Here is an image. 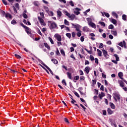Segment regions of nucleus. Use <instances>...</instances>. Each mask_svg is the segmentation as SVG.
<instances>
[{
	"mask_svg": "<svg viewBox=\"0 0 127 127\" xmlns=\"http://www.w3.org/2000/svg\"><path fill=\"white\" fill-rule=\"evenodd\" d=\"M76 35L77 36H78V37H80L82 35V34L81 33V32H77L76 33Z\"/></svg>",
	"mask_w": 127,
	"mask_h": 127,
	"instance_id": "nucleus-55",
	"label": "nucleus"
},
{
	"mask_svg": "<svg viewBox=\"0 0 127 127\" xmlns=\"http://www.w3.org/2000/svg\"><path fill=\"white\" fill-rule=\"evenodd\" d=\"M14 56L15 57H16V58H17V59H20V58H21V57L20 56L17 54H15Z\"/></svg>",
	"mask_w": 127,
	"mask_h": 127,
	"instance_id": "nucleus-43",
	"label": "nucleus"
},
{
	"mask_svg": "<svg viewBox=\"0 0 127 127\" xmlns=\"http://www.w3.org/2000/svg\"><path fill=\"white\" fill-rule=\"evenodd\" d=\"M85 49V50L86 51H87V53L89 54H92V50H90V51H89V50H88L87 49Z\"/></svg>",
	"mask_w": 127,
	"mask_h": 127,
	"instance_id": "nucleus-47",
	"label": "nucleus"
},
{
	"mask_svg": "<svg viewBox=\"0 0 127 127\" xmlns=\"http://www.w3.org/2000/svg\"><path fill=\"white\" fill-rule=\"evenodd\" d=\"M74 13L76 15H79V14H80V12L79 11H74Z\"/></svg>",
	"mask_w": 127,
	"mask_h": 127,
	"instance_id": "nucleus-53",
	"label": "nucleus"
},
{
	"mask_svg": "<svg viewBox=\"0 0 127 127\" xmlns=\"http://www.w3.org/2000/svg\"><path fill=\"white\" fill-rule=\"evenodd\" d=\"M20 25L23 27V28L25 29V30L26 32L27 33V34H31V29L29 28L28 27L24 25L22 23H21Z\"/></svg>",
	"mask_w": 127,
	"mask_h": 127,
	"instance_id": "nucleus-3",
	"label": "nucleus"
},
{
	"mask_svg": "<svg viewBox=\"0 0 127 127\" xmlns=\"http://www.w3.org/2000/svg\"><path fill=\"white\" fill-rule=\"evenodd\" d=\"M89 58L91 61H95V58L92 55H90Z\"/></svg>",
	"mask_w": 127,
	"mask_h": 127,
	"instance_id": "nucleus-38",
	"label": "nucleus"
},
{
	"mask_svg": "<svg viewBox=\"0 0 127 127\" xmlns=\"http://www.w3.org/2000/svg\"><path fill=\"white\" fill-rule=\"evenodd\" d=\"M118 45L121 46V47L127 48V43L125 40L123 41V42H121L119 44H118Z\"/></svg>",
	"mask_w": 127,
	"mask_h": 127,
	"instance_id": "nucleus-6",
	"label": "nucleus"
},
{
	"mask_svg": "<svg viewBox=\"0 0 127 127\" xmlns=\"http://www.w3.org/2000/svg\"><path fill=\"white\" fill-rule=\"evenodd\" d=\"M68 3L71 6H74V5H75V4H74V2H73V1L72 0H70L69 2H68Z\"/></svg>",
	"mask_w": 127,
	"mask_h": 127,
	"instance_id": "nucleus-36",
	"label": "nucleus"
},
{
	"mask_svg": "<svg viewBox=\"0 0 127 127\" xmlns=\"http://www.w3.org/2000/svg\"><path fill=\"white\" fill-rule=\"evenodd\" d=\"M90 69L89 67L86 66L85 68L84 71L87 73V74H89V69Z\"/></svg>",
	"mask_w": 127,
	"mask_h": 127,
	"instance_id": "nucleus-24",
	"label": "nucleus"
},
{
	"mask_svg": "<svg viewBox=\"0 0 127 127\" xmlns=\"http://www.w3.org/2000/svg\"><path fill=\"white\" fill-rule=\"evenodd\" d=\"M66 74L68 79H70V80H72V73H71V72H66Z\"/></svg>",
	"mask_w": 127,
	"mask_h": 127,
	"instance_id": "nucleus-12",
	"label": "nucleus"
},
{
	"mask_svg": "<svg viewBox=\"0 0 127 127\" xmlns=\"http://www.w3.org/2000/svg\"><path fill=\"white\" fill-rule=\"evenodd\" d=\"M55 38H56L57 40H58V41H59V42L62 41V37H61V35L58 34H56L55 35Z\"/></svg>",
	"mask_w": 127,
	"mask_h": 127,
	"instance_id": "nucleus-5",
	"label": "nucleus"
},
{
	"mask_svg": "<svg viewBox=\"0 0 127 127\" xmlns=\"http://www.w3.org/2000/svg\"><path fill=\"white\" fill-rule=\"evenodd\" d=\"M49 40H50L51 44H54V42L53 41V40L52 39V38H51V37H49Z\"/></svg>",
	"mask_w": 127,
	"mask_h": 127,
	"instance_id": "nucleus-34",
	"label": "nucleus"
},
{
	"mask_svg": "<svg viewBox=\"0 0 127 127\" xmlns=\"http://www.w3.org/2000/svg\"><path fill=\"white\" fill-rule=\"evenodd\" d=\"M2 1L3 4H5V5H7V2L5 0H2Z\"/></svg>",
	"mask_w": 127,
	"mask_h": 127,
	"instance_id": "nucleus-51",
	"label": "nucleus"
},
{
	"mask_svg": "<svg viewBox=\"0 0 127 127\" xmlns=\"http://www.w3.org/2000/svg\"><path fill=\"white\" fill-rule=\"evenodd\" d=\"M61 53L63 56H65V52L64 51V50H61Z\"/></svg>",
	"mask_w": 127,
	"mask_h": 127,
	"instance_id": "nucleus-32",
	"label": "nucleus"
},
{
	"mask_svg": "<svg viewBox=\"0 0 127 127\" xmlns=\"http://www.w3.org/2000/svg\"><path fill=\"white\" fill-rule=\"evenodd\" d=\"M11 24L14 25V24H16V23H17V22H16V21H15V20H12L11 22Z\"/></svg>",
	"mask_w": 127,
	"mask_h": 127,
	"instance_id": "nucleus-42",
	"label": "nucleus"
},
{
	"mask_svg": "<svg viewBox=\"0 0 127 127\" xmlns=\"http://www.w3.org/2000/svg\"><path fill=\"white\" fill-rule=\"evenodd\" d=\"M71 25H72V26L74 27V28H75L76 31H78V32H81V30H80V28H81V26H80V25L78 24L75 25L73 23H72Z\"/></svg>",
	"mask_w": 127,
	"mask_h": 127,
	"instance_id": "nucleus-4",
	"label": "nucleus"
},
{
	"mask_svg": "<svg viewBox=\"0 0 127 127\" xmlns=\"http://www.w3.org/2000/svg\"><path fill=\"white\" fill-rule=\"evenodd\" d=\"M108 29H114V25L113 24H110L108 26Z\"/></svg>",
	"mask_w": 127,
	"mask_h": 127,
	"instance_id": "nucleus-35",
	"label": "nucleus"
},
{
	"mask_svg": "<svg viewBox=\"0 0 127 127\" xmlns=\"http://www.w3.org/2000/svg\"><path fill=\"white\" fill-rule=\"evenodd\" d=\"M52 62H53L54 64H58V61L55 59H52L51 60Z\"/></svg>",
	"mask_w": 127,
	"mask_h": 127,
	"instance_id": "nucleus-20",
	"label": "nucleus"
},
{
	"mask_svg": "<svg viewBox=\"0 0 127 127\" xmlns=\"http://www.w3.org/2000/svg\"><path fill=\"white\" fill-rule=\"evenodd\" d=\"M64 24H65V25H69V21L66 19H64Z\"/></svg>",
	"mask_w": 127,
	"mask_h": 127,
	"instance_id": "nucleus-44",
	"label": "nucleus"
},
{
	"mask_svg": "<svg viewBox=\"0 0 127 127\" xmlns=\"http://www.w3.org/2000/svg\"><path fill=\"white\" fill-rule=\"evenodd\" d=\"M111 22L112 23H113V24H117V20L115 19H112V21H111Z\"/></svg>",
	"mask_w": 127,
	"mask_h": 127,
	"instance_id": "nucleus-29",
	"label": "nucleus"
},
{
	"mask_svg": "<svg viewBox=\"0 0 127 127\" xmlns=\"http://www.w3.org/2000/svg\"><path fill=\"white\" fill-rule=\"evenodd\" d=\"M122 19L123 20H127V15L126 14H123L122 15Z\"/></svg>",
	"mask_w": 127,
	"mask_h": 127,
	"instance_id": "nucleus-31",
	"label": "nucleus"
},
{
	"mask_svg": "<svg viewBox=\"0 0 127 127\" xmlns=\"http://www.w3.org/2000/svg\"><path fill=\"white\" fill-rule=\"evenodd\" d=\"M102 77L104 78V79H106L107 78V75L103 73H102Z\"/></svg>",
	"mask_w": 127,
	"mask_h": 127,
	"instance_id": "nucleus-54",
	"label": "nucleus"
},
{
	"mask_svg": "<svg viewBox=\"0 0 127 127\" xmlns=\"http://www.w3.org/2000/svg\"><path fill=\"white\" fill-rule=\"evenodd\" d=\"M72 101H71V104H75V103H76V101L74 99H73V98H71Z\"/></svg>",
	"mask_w": 127,
	"mask_h": 127,
	"instance_id": "nucleus-60",
	"label": "nucleus"
},
{
	"mask_svg": "<svg viewBox=\"0 0 127 127\" xmlns=\"http://www.w3.org/2000/svg\"><path fill=\"white\" fill-rule=\"evenodd\" d=\"M99 47V48H103V47H104V44L103 43H100Z\"/></svg>",
	"mask_w": 127,
	"mask_h": 127,
	"instance_id": "nucleus-58",
	"label": "nucleus"
},
{
	"mask_svg": "<svg viewBox=\"0 0 127 127\" xmlns=\"http://www.w3.org/2000/svg\"><path fill=\"white\" fill-rule=\"evenodd\" d=\"M46 68H47V69H48V70H49V71L50 72V73H51V74H52V75H54V74L53 73V71H52L51 69H50L49 68V67H48V66H47V67H46Z\"/></svg>",
	"mask_w": 127,
	"mask_h": 127,
	"instance_id": "nucleus-28",
	"label": "nucleus"
},
{
	"mask_svg": "<svg viewBox=\"0 0 127 127\" xmlns=\"http://www.w3.org/2000/svg\"><path fill=\"white\" fill-rule=\"evenodd\" d=\"M44 8H45V9L46 10V11L47 12H48L49 11V9H48V7H47V6H44Z\"/></svg>",
	"mask_w": 127,
	"mask_h": 127,
	"instance_id": "nucleus-57",
	"label": "nucleus"
},
{
	"mask_svg": "<svg viewBox=\"0 0 127 127\" xmlns=\"http://www.w3.org/2000/svg\"><path fill=\"white\" fill-rule=\"evenodd\" d=\"M102 52L103 53V55L106 59H108L109 57H107V56H109V55H108V52L105 50H102Z\"/></svg>",
	"mask_w": 127,
	"mask_h": 127,
	"instance_id": "nucleus-7",
	"label": "nucleus"
},
{
	"mask_svg": "<svg viewBox=\"0 0 127 127\" xmlns=\"http://www.w3.org/2000/svg\"><path fill=\"white\" fill-rule=\"evenodd\" d=\"M84 40H85V38H84L83 36H81L80 37V41H81V42H84Z\"/></svg>",
	"mask_w": 127,
	"mask_h": 127,
	"instance_id": "nucleus-61",
	"label": "nucleus"
},
{
	"mask_svg": "<svg viewBox=\"0 0 127 127\" xmlns=\"http://www.w3.org/2000/svg\"><path fill=\"white\" fill-rule=\"evenodd\" d=\"M80 77L79 76V75H76L75 76H74V80H76V81H78V80H79Z\"/></svg>",
	"mask_w": 127,
	"mask_h": 127,
	"instance_id": "nucleus-40",
	"label": "nucleus"
},
{
	"mask_svg": "<svg viewBox=\"0 0 127 127\" xmlns=\"http://www.w3.org/2000/svg\"><path fill=\"white\" fill-rule=\"evenodd\" d=\"M122 88H123V90H124V91H125V92L127 91V87L124 86V87H122Z\"/></svg>",
	"mask_w": 127,
	"mask_h": 127,
	"instance_id": "nucleus-64",
	"label": "nucleus"
},
{
	"mask_svg": "<svg viewBox=\"0 0 127 127\" xmlns=\"http://www.w3.org/2000/svg\"><path fill=\"white\" fill-rule=\"evenodd\" d=\"M48 25L51 30L52 29H58V25H57V24L55 21H48Z\"/></svg>",
	"mask_w": 127,
	"mask_h": 127,
	"instance_id": "nucleus-1",
	"label": "nucleus"
},
{
	"mask_svg": "<svg viewBox=\"0 0 127 127\" xmlns=\"http://www.w3.org/2000/svg\"><path fill=\"white\" fill-rule=\"evenodd\" d=\"M64 121L65 122V123H67V124L70 123V122H69V120L66 118H64Z\"/></svg>",
	"mask_w": 127,
	"mask_h": 127,
	"instance_id": "nucleus-45",
	"label": "nucleus"
},
{
	"mask_svg": "<svg viewBox=\"0 0 127 127\" xmlns=\"http://www.w3.org/2000/svg\"><path fill=\"white\" fill-rule=\"evenodd\" d=\"M57 13H58V16H59L61 17V16H62V12L61 11H57Z\"/></svg>",
	"mask_w": 127,
	"mask_h": 127,
	"instance_id": "nucleus-25",
	"label": "nucleus"
},
{
	"mask_svg": "<svg viewBox=\"0 0 127 127\" xmlns=\"http://www.w3.org/2000/svg\"><path fill=\"white\" fill-rule=\"evenodd\" d=\"M119 84H120V87L122 88V87L125 86V83L122 80H119Z\"/></svg>",
	"mask_w": 127,
	"mask_h": 127,
	"instance_id": "nucleus-10",
	"label": "nucleus"
},
{
	"mask_svg": "<svg viewBox=\"0 0 127 127\" xmlns=\"http://www.w3.org/2000/svg\"><path fill=\"white\" fill-rule=\"evenodd\" d=\"M38 18L41 24H42V23H43L44 22V20H43V19H42L41 17H38Z\"/></svg>",
	"mask_w": 127,
	"mask_h": 127,
	"instance_id": "nucleus-21",
	"label": "nucleus"
},
{
	"mask_svg": "<svg viewBox=\"0 0 127 127\" xmlns=\"http://www.w3.org/2000/svg\"><path fill=\"white\" fill-rule=\"evenodd\" d=\"M6 18H7V17H9V18H12V16L9 13H6L5 15Z\"/></svg>",
	"mask_w": 127,
	"mask_h": 127,
	"instance_id": "nucleus-22",
	"label": "nucleus"
},
{
	"mask_svg": "<svg viewBox=\"0 0 127 127\" xmlns=\"http://www.w3.org/2000/svg\"><path fill=\"white\" fill-rule=\"evenodd\" d=\"M66 36L68 37L69 39H71V33H66L65 34Z\"/></svg>",
	"mask_w": 127,
	"mask_h": 127,
	"instance_id": "nucleus-37",
	"label": "nucleus"
},
{
	"mask_svg": "<svg viewBox=\"0 0 127 127\" xmlns=\"http://www.w3.org/2000/svg\"><path fill=\"white\" fill-rule=\"evenodd\" d=\"M99 24H101V25H102V26H103L104 27L106 26V24L104 22L100 21L99 22Z\"/></svg>",
	"mask_w": 127,
	"mask_h": 127,
	"instance_id": "nucleus-26",
	"label": "nucleus"
},
{
	"mask_svg": "<svg viewBox=\"0 0 127 127\" xmlns=\"http://www.w3.org/2000/svg\"><path fill=\"white\" fill-rule=\"evenodd\" d=\"M44 45L45 47H46V48H47V49H48V50H50V46L48 45V44H47V43H44Z\"/></svg>",
	"mask_w": 127,
	"mask_h": 127,
	"instance_id": "nucleus-15",
	"label": "nucleus"
},
{
	"mask_svg": "<svg viewBox=\"0 0 127 127\" xmlns=\"http://www.w3.org/2000/svg\"><path fill=\"white\" fill-rule=\"evenodd\" d=\"M39 62H40V63H41V64H42L43 66H44V67H45L46 68L47 67V65H46L42 61H41L40 59H38V60Z\"/></svg>",
	"mask_w": 127,
	"mask_h": 127,
	"instance_id": "nucleus-14",
	"label": "nucleus"
},
{
	"mask_svg": "<svg viewBox=\"0 0 127 127\" xmlns=\"http://www.w3.org/2000/svg\"><path fill=\"white\" fill-rule=\"evenodd\" d=\"M103 116H107V111L106 110H103Z\"/></svg>",
	"mask_w": 127,
	"mask_h": 127,
	"instance_id": "nucleus-50",
	"label": "nucleus"
},
{
	"mask_svg": "<svg viewBox=\"0 0 127 127\" xmlns=\"http://www.w3.org/2000/svg\"><path fill=\"white\" fill-rule=\"evenodd\" d=\"M34 4L35 6H38V1L34 2Z\"/></svg>",
	"mask_w": 127,
	"mask_h": 127,
	"instance_id": "nucleus-62",
	"label": "nucleus"
},
{
	"mask_svg": "<svg viewBox=\"0 0 127 127\" xmlns=\"http://www.w3.org/2000/svg\"><path fill=\"white\" fill-rule=\"evenodd\" d=\"M112 15L113 16H115V17H116V18H118V14H117V13H116L115 12H112Z\"/></svg>",
	"mask_w": 127,
	"mask_h": 127,
	"instance_id": "nucleus-27",
	"label": "nucleus"
},
{
	"mask_svg": "<svg viewBox=\"0 0 127 127\" xmlns=\"http://www.w3.org/2000/svg\"><path fill=\"white\" fill-rule=\"evenodd\" d=\"M113 98L115 101V102H121V95L119 94V93L115 92L113 93Z\"/></svg>",
	"mask_w": 127,
	"mask_h": 127,
	"instance_id": "nucleus-2",
	"label": "nucleus"
},
{
	"mask_svg": "<svg viewBox=\"0 0 127 127\" xmlns=\"http://www.w3.org/2000/svg\"><path fill=\"white\" fill-rule=\"evenodd\" d=\"M65 15H66V16H68V17H70V16L71 15V14L69 13L68 12L66 11Z\"/></svg>",
	"mask_w": 127,
	"mask_h": 127,
	"instance_id": "nucleus-56",
	"label": "nucleus"
},
{
	"mask_svg": "<svg viewBox=\"0 0 127 127\" xmlns=\"http://www.w3.org/2000/svg\"><path fill=\"white\" fill-rule=\"evenodd\" d=\"M89 25H90V26H91V27H93V28H96V24H95V23H94L93 22H89Z\"/></svg>",
	"mask_w": 127,
	"mask_h": 127,
	"instance_id": "nucleus-13",
	"label": "nucleus"
},
{
	"mask_svg": "<svg viewBox=\"0 0 127 127\" xmlns=\"http://www.w3.org/2000/svg\"><path fill=\"white\" fill-rule=\"evenodd\" d=\"M97 51L98 52V55L99 56V57H102V51L100 50L99 49H97Z\"/></svg>",
	"mask_w": 127,
	"mask_h": 127,
	"instance_id": "nucleus-16",
	"label": "nucleus"
},
{
	"mask_svg": "<svg viewBox=\"0 0 127 127\" xmlns=\"http://www.w3.org/2000/svg\"><path fill=\"white\" fill-rule=\"evenodd\" d=\"M112 34H113L114 36H118V32L117 31H111Z\"/></svg>",
	"mask_w": 127,
	"mask_h": 127,
	"instance_id": "nucleus-18",
	"label": "nucleus"
},
{
	"mask_svg": "<svg viewBox=\"0 0 127 127\" xmlns=\"http://www.w3.org/2000/svg\"><path fill=\"white\" fill-rule=\"evenodd\" d=\"M103 13L105 15V16H106V17H108V18L110 17V14H109V13L104 12Z\"/></svg>",
	"mask_w": 127,
	"mask_h": 127,
	"instance_id": "nucleus-33",
	"label": "nucleus"
},
{
	"mask_svg": "<svg viewBox=\"0 0 127 127\" xmlns=\"http://www.w3.org/2000/svg\"><path fill=\"white\" fill-rule=\"evenodd\" d=\"M71 35L72 37H75V36H76V33L72 32Z\"/></svg>",
	"mask_w": 127,
	"mask_h": 127,
	"instance_id": "nucleus-63",
	"label": "nucleus"
},
{
	"mask_svg": "<svg viewBox=\"0 0 127 127\" xmlns=\"http://www.w3.org/2000/svg\"><path fill=\"white\" fill-rule=\"evenodd\" d=\"M15 7H16V8H17V9H19V4H18V3H16L14 4Z\"/></svg>",
	"mask_w": 127,
	"mask_h": 127,
	"instance_id": "nucleus-41",
	"label": "nucleus"
},
{
	"mask_svg": "<svg viewBox=\"0 0 127 127\" xmlns=\"http://www.w3.org/2000/svg\"><path fill=\"white\" fill-rule=\"evenodd\" d=\"M56 54L57 55H58V56H60V52H59V50H58V49H57V52H56Z\"/></svg>",
	"mask_w": 127,
	"mask_h": 127,
	"instance_id": "nucleus-48",
	"label": "nucleus"
},
{
	"mask_svg": "<svg viewBox=\"0 0 127 127\" xmlns=\"http://www.w3.org/2000/svg\"><path fill=\"white\" fill-rule=\"evenodd\" d=\"M23 17H24V18L26 19L28 17V16H27V14H26V13H23Z\"/></svg>",
	"mask_w": 127,
	"mask_h": 127,
	"instance_id": "nucleus-39",
	"label": "nucleus"
},
{
	"mask_svg": "<svg viewBox=\"0 0 127 127\" xmlns=\"http://www.w3.org/2000/svg\"><path fill=\"white\" fill-rule=\"evenodd\" d=\"M109 105L110 107L111 108V109H113V110H115V109H116V106L112 102H110Z\"/></svg>",
	"mask_w": 127,
	"mask_h": 127,
	"instance_id": "nucleus-9",
	"label": "nucleus"
},
{
	"mask_svg": "<svg viewBox=\"0 0 127 127\" xmlns=\"http://www.w3.org/2000/svg\"><path fill=\"white\" fill-rule=\"evenodd\" d=\"M106 95L103 92H101V94H99V97L100 99V100H102L103 97H105Z\"/></svg>",
	"mask_w": 127,
	"mask_h": 127,
	"instance_id": "nucleus-11",
	"label": "nucleus"
},
{
	"mask_svg": "<svg viewBox=\"0 0 127 127\" xmlns=\"http://www.w3.org/2000/svg\"><path fill=\"white\" fill-rule=\"evenodd\" d=\"M118 76L120 79H123V77L124 76V74L122 72H119L118 73Z\"/></svg>",
	"mask_w": 127,
	"mask_h": 127,
	"instance_id": "nucleus-19",
	"label": "nucleus"
},
{
	"mask_svg": "<svg viewBox=\"0 0 127 127\" xmlns=\"http://www.w3.org/2000/svg\"><path fill=\"white\" fill-rule=\"evenodd\" d=\"M13 7L14 13H17V10H16V8L14 7V6H13Z\"/></svg>",
	"mask_w": 127,
	"mask_h": 127,
	"instance_id": "nucleus-52",
	"label": "nucleus"
},
{
	"mask_svg": "<svg viewBox=\"0 0 127 127\" xmlns=\"http://www.w3.org/2000/svg\"><path fill=\"white\" fill-rule=\"evenodd\" d=\"M37 33L40 35L42 36V33H41V31H40V30L39 29H38Z\"/></svg>",
	"mask_w": 127,
	"mask_h": 127,
	"instance_id": "nucleus-59",
	"label": "nucleus"
},
{
	"mask_svg": "<svg viewBox=\"0 0 127 127\" xmlns=\"http://www.w3.org/2000/svg\"><path fill=\"white\" fill-rule=\"evenodd\" d=\"M80 81H84L85 80V76H81L80 77Z\"/></svg>",
	"mask_w": 127,
	"mask_h": 127,
	"instance_id": "nucleus-46",
	"label": "nucleus"
},
{
	"mask_svg": "<svg viewBox=\"0 0 127 127\" xmlns=\"http://www.w3.org/2000/svg\"><path fill=\"white\" fill-rule=\"evenodd\" d=\"M75 17H76V16L75 15V14H72L70 15L69 18H70L71 20H74V19H75Z\"/></svg>",
	"mask_w": 127,
	"mask_h": 127,
	"instance_id": "nucleus-17",
	"label": "nucleus"
},
{
	"mask_svg": "<svg viewBox=\"0 0 127 127\" xmlns=\"http://www.w3.org/2000/svg\"><path fill=\"white\" fill-rule=\"evenodd\" d=\"M90 62L88 60H85V65H89Z\"/></svg>",
	"mask_w": 127,
	"mask_h": 127,
	"instance_id": "nucleus-49",
	"label": "nucleus"
},
{
	"mask_svg": "<svg viewBox=\"0 0 127 127\" xmlns=\"http://www.w3.org/2000/svg\"><path fill=\"white\" fill-rule=\"evenodd\" d=\"M114 57H115L116 59V61H120V58L119 57V56H118L117 54H114Z\"/></svg>",
	"mask_w": 127,
	"mask_h": 127,
	"instance_id": "nucleus-23",
	"label": "nucleus"
},
{
	"mask_svg": "<svg viewBox=\"0 0 127 127\" xmlns=\"http://www.w3.org/2000/svg\"><path fill=\"white\" fill-rule=\"evenodd\" d=\"M62 83L64 86H67V83H66V80H65V79H63Z\"/></svg>",
	"mask_w": 127,
	"mask_h": 127,
	"instance_id": "nucleus-30",
	"label": "nucleus"
},
{
	"mask_svg": "<svg viewBox=\"0 0 127 127\" xmlns=\"http://www.w3.org/2000/svg\"><path fill=\"white\" fill-rule=\"evenodd\" d=\"M107 113L108 115H113V114H114V111H113L111 108H109L107 109Z\"/></svg>",
	"mask_w": 127,
	"mask_h": 127,
	"instance_id": "nucleus-8",
	"label": "nucleus"
}]
</instances>
